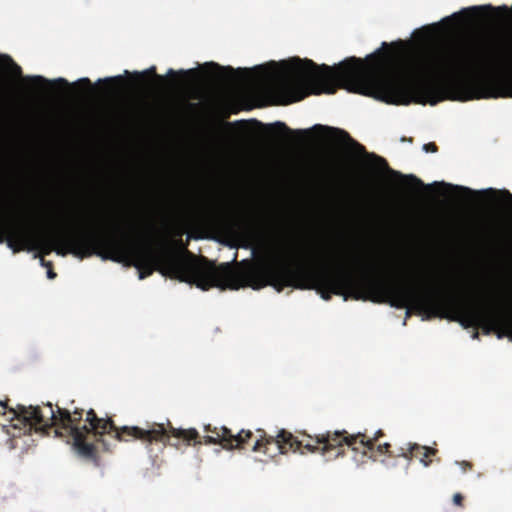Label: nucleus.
I'll list each match as a JSON object with an SVG mask.
<instances>
[{
  "instance_id": "24",
  "label": "nucleus",
  "mask_w": 512,
  "mask_h": 512,
  "mask_svg": "<svg viewBox=\"0 0 512 512\" xmlns=\"http://www.w3.org/2000/svg\"><path fill=\"white\" fill-rule=\"evenodd\" d=\"M502 472H512V457L505 460Z\"/></svg>"
},
{
  "instance_id": "33",
  "label": "nucleus",
  "mask_w": 512,
  "mask_h": 512,
  "mask_svg": "<svg viewBox=\"0 0 512 512\" xmlns=\"http://www.w3.org/2000/svg\"><path fill=\"white\" fill-rule=\"evenodd\" d=\"M472 337H473V339H478V337H479V333H478L477 331H475V332L473 333V336H472Z\"/></svg>"
},
{
  "instance_id": "7",
  "label": "nucleus",
  "mask_w": 512,
  "mask_h": 512,
  "mask_svg": "<svg viewBox=\"0 0 512 512\" xmlns=\"http://www.w3.org/2000/svg\"><path fill=\"white\" fill-rule=\"evenodd\" d=\"M0 226L8 229L9 231H13L16 233H22L23 230L26 231V236L29 239V243L26 248L21 249V251H33V250H41L43 254L48 255L52 251L56 252L57 243L56 240L58 237L68 238L73 235V233H54L49 238H44L35 223L32 221H20V222H5L0 220ZM20 252V250L18 251Z\"/></svg>"
},
{
  "instance_id": "1",
  "label": "nucleus",
  "mask_w": 512,
  "mask_h": 512,
  "mask_svg": "<svg viewBox=\"0 0 512 512\" xmlns=\"http://www.w3.org/2000/svg\"><path fill=\"white\" fill-rule=\"evenodd\" d=\"M389 48L383 42L366 61L349 57L333 67L310 59L282 62L283 74L272 87L277 103L287 105L309 94H334L338 88L394 105L512 97V50L452 43L400 74L390 69Z\"/></svg>"
},
{
  "instance_id": "36",
  "label": "nucleus",
  "mask_w": 512,
  "mask_h": 512,
  "mask_svg": "<svg viewBox=\"0 0 512 512\" xmlns=\"http://www.w3.org/2000/svg\"><path fill=\"white\" fill-rule=\"evenodd\" d=\"M0 204H3V201H0Z\"/></svg>"
},
{
  "instance_id": "2",
  "label": "nucleus",
  "mask_w": 512,
  "mask_h": 512,
  "mask_svg": "<svg viewBox=\"0 0 512 512\" xmlns=\"http://www.w3.org/2000/svg\"><path fill=\"white\" fill-rule=\"evenodd\" d=\"M247 284L253 289L272 286L278 292L285 287L314 289L322 299L328 301L332 295L346 300L388 303L392 307L412 308L427 318L439 317L459 322L469 314L471 303L435 288L420 289L408 282H394L380 274H364L357 278L346 266L306 269L293 267L279 257L257 260L244 273Z\"/></svg>"
},
{
  "instance_id": "18",
  "label": "nucleus",
  "mask_w": 512,
  "mask_h": 512,
  "mask_svg": "<svg viewBox=\"0 0 512 512\" xmlns=\"http://www.w3.org/2000/svg\"><path fill=\"white\" fill-rule=\"evenodd\" d=\"M275 126L278 127L282 132L287 133V134L297 133V134L305 135V134L309 133V130H296V131H293L283 122H276Z\"/></svg>"
},
{
  "instance_id": "4",
  "label": "nucleus",
  "mask_w": 512,
  "mask_h": 512,
  "mask_svg": "<svg viewBox=\"0 0 512 512\" xmlns=\"http://www.w3.org/2000/svg\"><path fill=\"white\" fill-rule=\"evenodd\" d=\"M55 240L58 255L72 254L80 259L96 255L104 260L127 263L138 270L141 280L157 270L164 276L196 284L202 290L236 288L237 275L230 263L216 266L206 258L195 263L185 261L170 251L156 253L135 222H129L125 230L117 228L114 233L82 230L73 232L68 238L58 237Z\"/></svg>"
},
{
  "instance_id": "22",
  "label": "nucleus",
  "mask_w": 512,
  "mask_h": 512,
  "mask_svg": "<svg viewBox=\"0 0 512 512\" xmlns=\"http://www.w3.org/2000/svg\"><path fill=\"white\" fill-rule=\"evenodd\" d=\"M75 84L76 85H80V86H84L85 88H87L89 90L92 88V83H91L89 78H81Z\"/></svg>"
},
{
  "instance_id": "17",
  "label": "nucleus",
  "mask_w": 512,
  "mask_h": 512,
  "mask_svg": "<svg viewBox=\"0 0 512 512\" xmlns=\"http://www.w3.org/2000/svg\"><path fill=\"white\" fill-rule=\"evenodd\" d=\"M135 75H136L137 77H139V78H142V77H144V76H146V75H148V76H153L157 81H159V82H161V83H162V82H164V77H163V76H161V75H158V74L156 73V67H155V66L150 67L149 69L145 70V71H144V72H142V73H135Z\"/></svg>"
},
{
  "instance_id": "8",
  "label": "nucleus",
  "mask_w": 512,
  "mask_h": 512,
  "mask_svg": "<svg viewBox=\"0 0 512 512\" xmlns=\"http://www.w3.org/2000/svg\"><path fill=\"white\" fill-rule=\"evenodd\" d=\"M218 69H221L227 73L226 76L237 75L241 78V81L245 84H256L273 81L275 78L274 72L270 71L265 65H258L252 69L238 68L233 69L231 67H220L217 64L212 63Z\"/></svg>"
},
{
  "instance_id": "13",
  "label": "nucleus",
  "mask_w": 512,
  "mask_h": 512,
  "mask_svg": "<svg viewBox=\"0 0 512 512\" xmlns=\"http://www.w3.org/2000/svg\"><path fill=\"white\" fill-rule=\"evenodd\" d=\"M99 82L104 83L107 86V92L110 93L116 90L118 86L122 85L123 78L122 76H114L99 80Z\"/></svg>"
},
{
  "instance_id": "21",
  "label": "nucleus",
  "mask_w": 512,
  "mask_h": 512,
  "mask_svg": "<svg viewBox=\"0 0 512 512\" xmlns=\"http://www.w3.org/2000/svg\"><path fill=\"white\" fill-rule=\"evenodd\" d=\"M423 150L425 152L435 153V152L438 151V147H437V145L434 142H430V143H427V144L423 145Z\"/></svg>"
},
{
  "instance_id": "25",
  "label": "nucleus",
  "mask_w": 512,
  "mask_h": 512,
  "mask_svg": "<svg viewBox=\"0 0 512 512\" xmlns=\"http://www.w3.org/2000/svg\"><path fill=\"white\" fill-rule=\"evenodd\" d=\"M458 464L461 466V468L464 472L472 470V468H473L472 463L468 462V461H461V462H458Z\"/></svg>"
},
{
  "instance_id": "10",
  "label": "nucleus",
  "mask_w": 512,
  "mask_h": 512,
  "mask_svg": "<svg viewBox=\"0 0 512 512\" xmlns=\"http://www.w3.org/2000/svg\"><path fill=\"white\" fill-rule=\"evenodd\" d=\"M0 71L13 78H21L28 85L33 87L48 86L52 83L43 76H22V68L8 55H0Z\"/></svg>"
},
{
  "instance_id": "32",
  "label": "nucleus",
  "mask_w": 512,
  "mask_h": 512,
  "mask_svg": "<svg viewBox=\"0 0 512 512\" xmlns=\"http://www.w3.org/2000/svg\"><path fill=\"white\" fill-rule=\"evenodd\" d=\"M370 271H373V272H378V269H376V266L373 265V266H370Z\"/></svg>"
},
{
  "instance_id": "9",
  "label": "nucleus",
  "mask_w": 512,
  "mask_h": 512,
  "mask_svg": "<svg viewBox=\"0 0 512 512\" xmlns=\"http://www.w3.org/2000/svg\"><path fill=\"white\" fill-rule=\"evenodd\" d=\"M437 453V449L422 446L417 443H407L405 446L396 448L394 458L403 457L407 460L406 470L409 468L410 462L413 458L419 459V461L425 466H429L431 460L428 458L434 456Z\"/></svg>"
},
{
  "instance_id": "23",
  "label": "nucleus",
  "mask_w": 512,
  "mask_h": 512,
  "mask_svg": "<svg viewBox=\"0 0 512 512\" xmlns=\"http://www.w3.org/2000/svg\"><path fill=\"white\" fill-rule=\"evenodd\" d=\"M464 497L460 493H455L453 496V503L456 506L462 507L463 506Z\"/></svg>"
},
{
  "instance_id": "3",
  "label": "nucleus",
  "mask_w": 512,
  "mask_h": 512,
  "mask_svg": "<svg viewBox=\"0 0 512 512\" xmlns=\"http://www.w3.org/2000/svg\"><path fill=\"white\" fill-rule=\"evenodd\" d=\"M54 428L57 436L67 435L71 440L72 447L78 456L86 461L100 466L99 447L104 451L109 447L103 437L105 435L117 441L128 442L139 440L145 444L163 443L179 447L181 442L186 445L197 444H219L226 450H245L250 447L254 438L251 430L242 429L234 434L225 426L212 427L211 424L204 426L208 435L201 437L195 428H175L168 423L166 428L161 423H148L146 428L138 426L117 427L110 418H100L93 409L86 413L82 408H61L56 405L54 409L51 403L37 405L18 404L15 407V438L23 435L40 432L49 434Z\"/></svg>"
},
{
  "instance_id": "20",
  "label": "nucleus",
  "mask_w": 512,
  "mask_h": 512,
  "mask_svg": "<svg viewBox=\"0 0 512 512\" xmlns=\"http://www.w3.org/2000/svg\"><path fill=\"white\" fill-rule=\"evenodd\" d=\"M486 192L488 194H492V195H496L497 193H500L505 199H507L508 201H510L512 203V193H510L508 190H501V191H497L495 189H488L486 190Z\"/></svg>"
},
{
  "instance_id": "16",
  "label": "nucleus",
  "mask_w": 512,
  "mask_h": 512,
  "mask_svg": "<svg viewBox=\"0 0 512 512\" xmlns=\"http://www.w3.org/2000/svg\"><path fill=\"white\" fill-rule=\"evenodd\" d=\"M404 178L408 182L409 189H422L425 187L422 180L417 178L415 175H407V176H404Z\"/></svg>"
},
{
  "instance_id": "34",
  "label": "nucleus",
  "mask_w": 512,
  "mask_h": 512,
  "mask_svg": "<svg viewBox=\"0 0 512 512\" xmlns=\"http://www.w3.org/2000/svg\"><path fill=\"white\" fill-rule=\"evenodd\" d=\"M501 9H503V10H505V11H507V10H508L507 6H503V7H501Z\"/></svg>"
},
{
  "instance_id": "28",
  "label": "nucleus",
  "mask_w": 512,
  "mask_h": 512,
  "mask_svg": "<svg viewBox=\"0 0 512 512\" xmlns=\"http://www.w3.org/2000/svg\"><path fill=\"white\" fill-rule=\"evenodd\" d=\"M449 186L451 187V185H449ZM452 188L458 189V190L462 191L465 194L473 193V191L470 188L463 187V186H452Z\"/></svg>"
},
{
  "instance_id": "11",
  "label": "nucleus",
  "mask_w": 512,
  "mask_h": 512,
  "mask_svg": "<svg viewBox=\"0 0 512 512\" xmlns=\"http://www.w3.org/2000/svg\"><path fill=\"white\" fill-rule=\"evenodd\" d=\"M312 129L314 131H318V132H325L326 136H328V137H336L337 136L339 138V140L346 141L349 144H351L359 154L366 155L368 157L375 159L377 162H379L384 167L388 166L387 161L384 158L377 156L376 154H368L366 152L365 147L363 145H361L360 143H358L357 141H355L354 139H352L351 136L349 135V133L343 129L324 126L321 124H316L315 126H313Z\"/></svg>"
},
{
  "instance_id": "6",
  "label": "nucleus",
  "mask_w": 512,
  "mask_h": 512,
  "mask_svg": "<svg viewBox=\"0 0 512 512\" xmlns=\"http://www.w3.org/2000/svg\"><path fill=\"white\" fill-rule=\"evenodd\" d=\"M463 322L464 328H481L485 334L495 332L498 338L506 335L512 339V313L500 302H472Z\"/></svg>"
},
{
  "instance_id": "12",
  "label": "nucleus",
  "mask_w": 512,
  "mask_h": 512,
  "mask_svg": "<svg viewBox=\"0 0 512 512\" xmlns=\"http://www.w3.org/2000/svg\"><path fill=\"white\" fill-rule=\"evenodd\" d=\"M26 235L24 230L22 233H16L0 226V243H6L14 253L27 247L29 239Z\"/></svg>"
},
{
  "instance_id": "29",
  "label": "nucleus",
  "mask_w": 512,
  "mask_h": 512,
  "mask_svg": "<svg viewBox=\"0 0 512 512\" xmlns=\"http://www.w3.org/2000/svg\"><path fill=\"white\" fill-rule=\"evenodd\" d=\"M54 83L55 84H59V85H61L63 87H68L69 86L68 81L66 79H64V78H59Z\"/></svg>"
},
{
  "instance_id": "26",
  "label": "nucleus",
  "mask_w": 512,
  "mask_h": 512,
  "mask_svg": "<svg viewBox=\"0 0 512 512\" xmlns=\"http://www.w3.org/2000/svg\"><path fill=\"white\" fill-rule=\"evenodd\" d=\"M233 126H239V127H245L246 126V122L245 121H237V122H234V123H225V127L226 128H231Z\"/></svg>"
},
{
  "instance_id": "14",
  "label": "nucleus",
  "mask_w": 512,
  "mask_h": 512,
  "mask_svg": "<svg viewBox=\"0 0 512 512\" xmlns=\"http://www.w3.org/2000/svg\"><path fill=\"white\" fill-rule=\"evenodd\" d=\"M492 9H493V7L491 5L474 6V7H471V8H465L460 13H454L452 15V18H458L462 14L471 17V16H475L476 12H478L480 10H492Z\"/></svg>"
},
{
  "instance_id": "35",
  "label": "nucleus",
  "mask_w": 512,
  "mask_h": 512,
  "mask_svg": "<svg viewBox=\"0 0 512 512\" xmlns=\"http://www.w3.org/2000/svg\"><path fill=\"white\" fill-rule=\"evenodd\" d=\"M270 65L271 66H276V63L275 62H270Z\"/></svg>"
},
{
  "instance_id": "19",
  "label": "nucleus",
  "mask_w": 512,
  "mask_h": 512,
  "mask_svg": "<svg viewBox=\"0 0 512 512\" xmlns=\"http://www.w3.org/2000/svg\"><path fill=\"white\" fill-rule=\"evenodd\" d=\"M8 399L6 401H0V417L2 419V423L1 425L3 426V424H8V421H7V416L4 417V413L9 411V409H11L12 407H8Z\"/></svg>"
},
{
  "instance_id": "15",
  "label": "nucleus",
  "mask_w": 512,
  "mask_h": 512,
  "mask_svg": "<svg viewBox=\"0 0 512 512\" xmlns=\"http://www.w3.org/2000/svg\"><path fill=\"white\" fill-rule=\"evenodd\" d=\"M178 74L189 80H194L198 77L199 72L197 69L180 70L178 73L175 72L173 69H169L167 72V75L170 77H176Z\"/></svg>"
},
{
  "instance_id": "31",
  "label": "nucleus",
  "mask_w": 512,
  "mask_h": 512,
  "mask_svg": "<svg viewBox=\"0 0 512 512\" xmlns=\"http://www.w3.org/2000/svg\"><path fill=\"white\" fill-rule=\"evenodd\" d=\"M47 276L49 279H54L56 277V273L52 270V268H48Z\"/></svg>"
},
{
  "instance_id": "27",
  "label": "nucleus",
  "mask_w": 512,
  "mask_h": 512,
  "mask_svg": "<svg viewBox=\"0 0 512 512\" xmlns=\"http://www.w3.org/2000/svg\"><path fill=\"white\" fill-rule=\"evenodd\" d=\"M223 225L229 233H233L235 231V227H236L235 223L225 222V223H223Z\"/></svg>"
},
{
  "instance_id": "5",
  "label": "nucleus",
  "mask_w": 512,
  "mask_h": 512,
  "mask_svg": "<svg viewBox=\"0 0 512 512\" xmlns=\"http://www.w3.org/2000/svg\"><path fill=\"white\" fill-rule=\"evenodd\" d=\"M257 434L251 445L252 451L262 452L270 457L289 451H299L301 454L320 453L327 460H331L343 456L344 448L347 447L354 452V459L358 463H365L367 459H371L388 465L386 458H394L396 453V449L393 450L390 443L380 442L384 436L381 429L372 437L361 432L349 434L346 430H336L315 437L306 435L307 439L302 440L285 429H281L276 436L268 435L263 429H258Z\"/></svg>"
},
{
  "instance_id": "30",
  "label": "nucleus",
  "mask_w": 512,
  "mask_h": 512,
  "mask_svg": "<svg viewBox=\"0 0 512 512\" xmlns=\"http://www.w3.org/2000/svg\"><path fill=\"white\" fill-rule=\"evenodd\" d=\"M40 263L44 267L52 268V263L50 261H46L43 257L40 258Z\"/></svg>"
}]
</instances>
